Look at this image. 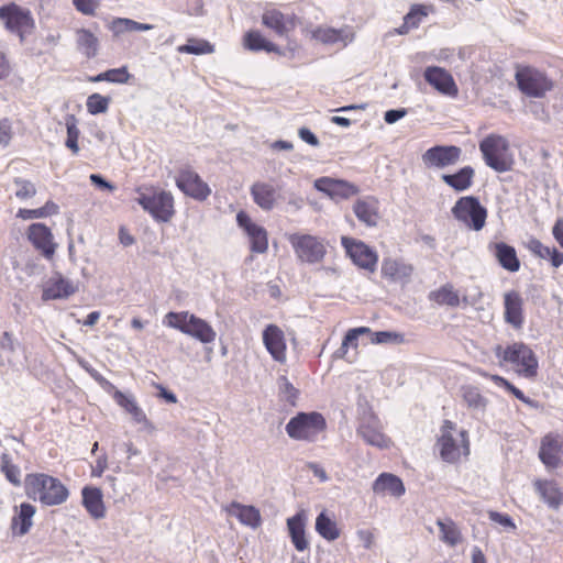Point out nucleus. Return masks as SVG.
I'll use <instances>...</instances> for the list:
<instances>
[{"mask_svg":"<svg viewBox=\"0 0 563 563\" xmlns=\"http://www.w3.org/2000/svg\"><path fill=\"white\" fill-rule=\"evenodd\" d=\"M462 397L470 409L482 412L486 410L488 400L482 395L478 387L473 385L463 386Z\"/></svg>","mask_w":563,"mask_h":563,"instance_id":"a19ab883","label":"nucleus"},{"mask_svg":"<svg viewBox=\"0 0 563 563\" xmlns=\"http://www.w3.org/2000/svg\"><path fill=\"white\" fill-rule=\"evenodd\" d=\"M77 11L85 15H92L98 5V0H73Z\"/></svg>","mask_w":563,"mask_h":563,"instance_id":"680f3d73","label":"nucleus"},{"mask_svg":"<svg viewBox=\"0 0 563 563\" xmlns=\"http://www.w3.org/2000/svg\"><path fill=\"white\" fill-rule=\"evenodd\" d=\"M263 343L272 357L279 363L286 360L284 332L276 324H268L263 331Z\"/></svg>","mask_w":563,"mask_h":563,"instance_id":"b1692460","label":"nucleus"},{"mask_svg":"<svg viewBox=\"0 0 563 563\" xmlns=\"http://www.w3.org/2000/svg\"><path fill=\"white\" fill-rule=\"evenodd\" d=\"M428 299L439 306H446L451 308H456L461 305L460 295L454 289V286L450 283H446L440 288L430 291Z\"/></svg>","mask_w":563,"mask_h":563,"instance_id":"f704fd0d","label":"nucleus"},{"mask_svg":"<svg viewBox=\"0 0 563 563\" xmlns=\"http://www.w3.org/2000/svg\"><path fill=\"white\" fill-rule=\"evenodd\" d=\"M107 466H108V459H107V454L103 453L100 456H98V459L96 460V464H95V466H92V470H91V476L92 477H101V475L106 471Z\"/></svg>","mask_w":563,"mask_h":563,"instance_id":"338daca9","label":"nucleus"},{"mask_svg":"<svg viewBox=\"0 0 563 563\" xmlns=\"http://www.w3.org/2000/svg\"><path fill=\"white\" fill-rule=\"evenodd\" d=\"M489 519L508 530H516V523L508 514L489 511Z\"/></svg>","mask_w":563,"mask_h":563,"instance_id":"13d9d810","label":"nucleus"},{"mask_svg":"<svg viewBox=\"0 0 563 563\" xmlns=\"http://www.w3.org/2000/svg\"><path fill=\"white\" fill-rule=\"evenodd\" d=\"M367 334L374 344H400L405 341L404 335L395 331H372Z\"/></svg>","mask_w":563,"mask_h":563,"instance_id":"3c124183","label":"nucleus"},{"mask_svg":"<svg viewBox=\"0 0 563 563\" xmlns=\"http://www.w3.org/2000/svg\"><path fill=\"white\" fill-rule=\"evenodd\" d=\"M277 384L279 394L283 397V399H285L291 406H295L299 395V390L284 375L278 377Z\"/></svg>","mask_w":563,"mask_h":563,"instance_id":"603ef678","label":"nucleus"},{"mask_svg":"<svg viewBox=\"0 0 563 563\" xmlns=\"http://www.w3.org/2000/svg\"><path fill=\"white\" fill-rule=\"evenodd\" d=\"M236 223L246 234L253 253L262 254L267 251L268 235L264 227L255 223L243 210L236 213Z\"/></svg>","mask_w":563,"mask_h":563,"instance_id":"4468645a","label":"nucleus"},{"mask_svg":"<svg viewBox=\"0 0 563 563\" xmlns=\"http://www.w3.org/2000/svg\"><path fill=\"white\" fill-rule=\"evenodd\" d=\"M353 211L358 219V221L363 222L367 227H376L379 214L377 201L372 200H361L358 199L353 207Z\"/></svg>","mask_w":563,"mask_h":563,"instance_id":"c9c22d12","label":"nucleus"},{"mask_svg":"<svg viewBox=\"0 0 563 563\" xmlns=\"http://www.w3.org/2000/svg\"><path fill=\"white\" fill-rule=\"evenodd\" d=\"M110 102H111L110 97L102 96L98 92H95L87 98V101H86L87 111L91 115L106 113L109 109Z\"/></svg>","mask_w":563,"mask_h":563,"instance_id":"8fccbe9b","label":"nucleus"},{"mask_svg":"<svg viewBox=\"0 0 563 563\" xmlns=\"http://www.w3.org/2000/svg\"><path fill=\"white\" fill-rule=\"evenodd\" d=\"M485 164L497 173L512 169L515 159L510 153L509 141L500 134H488L478 144Z\"/></svg>","mask_w":563,"mask_h":563,"instance_id":"f03ea898","label":"nucleus"},{"mask_svg":"<svg viewBox=\"0 0 563 563\" xmlns=\"http://www.w3.org/2000/svg\"><path fill=\"white\" fill-rule=\"evenodd\" d=\"M475 176V169L470 166H463L453 174H443L442 181L456 192H463L471 188Z\"/></svg>","mask_w":563,"mask_h":563,"instance_id":"cd10ccee","label":"nucleus"},{"mask_svg":"<svg viewBox=\"0 0 563 563\" xmlns=\"http://www.w3.org/2000/svg\"><path fill=\"white\" fill-rule=\"evenodd\" d=\"M82 506L93 519H101L106 516L103 495L96 486H85L81 489Z\"/></svg>","mask_w":563,"mask_h":563,"instance_id":"a878e982","label":"nucleus"},{"mask_svg":"<svg viewBox=\"0 0 563 563\" xmlns=\"http://www.w3.org/2000/svg\"><path fill=\"white\" fill-rule=\"evenodd\" d=\"M382 429L378 417L371 409L364 410L358 419L357 435L368 445L386 449L389 446L390 440L383 433Z\"/></svg>","mask_w":563,"mask_h":563,"instance_id":"1a4fd4ad","label":"nucleus"},{"mask_svg":"<svg viewBox=\"0 0 563 563\" xmlns=\"http://www.w3.org/2000/svg\"><path fill=\"white\" fill-rule=\"evenodd\" d=\"M59 212V207L54 201L48 200L46 203L37 209H19L16 217L22 220L41 219L48 216H54Z\"/></svg>","mask_w":563,"mask_h":563,"instance_id":"37998d69","label":"nucleus"},{"mask_svg":"<svg viewBox=\"0 0 563 563\" xmlns=\"http://www.w3.org/2000/svg\"><path fill=\"white\" fill-rule=\"evenodd\" d=\"M114 399L120 407L132 416L136 423H144L146 428L151 430L154 429L152 423L147 420L145 412L139 407L132 396L126 395L121 390H115Z\"/></svg>","mask_w":563,"mask_h":563,"instance_id":"473e14b6","label":"nucleus"},{"mask_svg":"<svg viewBox=\"0 0 563 563\" xmlns=\"http://www.w3.org/2000/svg\"><path fill=\"white\" fill-rule=\"evenodd\" d=\"M539 457L548 468L563 464V435L549 433L541 440Z\"/></svg>","mask_w":563,"mask_h":563,"instance_id":"dca6fc26","label":"nucleus"},{"mask_svg":"<svg viewBox=\"0 0 563 563\" xmlns=\"http://www.w3.org/2000/svg\"><path fill=\"white\" fill-rule=\"evenodd\" d=\"M462 155L456 145H434L422 154V162L429 168L443 169L455 165Z\"/></svg>","mask_w":563,"mask_h":563,"instance_id":"2eb2a0df","label":"nucleus"},{"mask_svg":"<svg viewBox=\"0 0 563 563\" xmlns=\"http://www.w3.org/2000/svg\"><path fill=\"white\" fill-rule=\"evenodd\" d=\"M327 428L324 417L318 411L298 412L287 422L285 430L297 441H313Z\"/></svg>","mask_w":563,"mask_h":563,"instance_id":"39448f33","label":"nucleus"},{"mask_svg":"<svg viewBox=\"0 0 563 563\" xmlns=\"http://www.w3.org/2000/svg\"><path fill=\"white\" fill-rule=\"evenodd\" d=\"M262 23L279 36L295 27L294 18L287 16L276 9L266 10L262 15Z\"/></svg>","mask_w":563,"mask_h":563,"instance_id":"c85d7f7f","label":"nucleus"},{"mask_svg":"<svg viewBox=\"0 0 563 563\" xmlns=\"http://www.w3.org/2000/svg\"><path fill=\"white\" fill-rule=\"evenodd\" d=\"M516 80L521 92L533 98H541L552 89L551 80L542 71L531 67L518 70Z\"/></svg>","mask_w":563,"mask_h":563,"instance_id":"f8f14e48","label":"nucleus"},{"mask_svg":"<svg viewBox=\"0 0 563 563\" xmlns=\"http://www.w3.org/2000/svg\"><path fill=\"white\" fill-rule=\"evenodd\" d=\"M528 249L536 256H538V257H540L542 260H548L549 254H550L549 252H550L551 247L543 245L541 241H539L538 239L532 238L528 242Z\"/></svg>","mask_w":563,"mask_h":563,"instance_id":"bf43d9fd","label":"nucleus"},{"mask_svg":"<svg viewBox=\"0 0 563 563\" xmlns=\"http://www.w3.org/2000/svg\"><path fill=\"white\" fill-rule=\"evenodd\" d=\"M456 429V424L450 420H444L441 427V435L438 439L439 453L442 461L446 463H455L460 460V448L452 431Z\"/></svg>","mask_w":563,"mask_h":563,"instance_id":"6ab92c4d","label":"nucleus"},{"mask_svg":"<svg viewBox=\"0 0 563 563\" xmlns=\"http://www.w3.org/2000/svg\"><path fill=\"white\" fill-rule=\"evenodd\" d=\"M495 354L500 361L520 367L519 373L527 378H533L538 374V358L534 352L523 342H515L505 349L498 345Z\"/></svg>","mask_w":563,"mask_h":563,"instance_id":"20e7f679","label":"nucleus"},{"mask_svg":"<svg viewBox=\"0 0 563 563\" xmlns=\"http://www.w3.org/2000/svg\"><path fill=\"white\" fill-rule=\"evenodd\" d=\"M24 489L29 498L45 506H58L69 496L68 488L56 477L44 473H31L25 476Z\"/></svg>","mask_w":563,"mask_h":563,"instance_id":"f257e3e1","label":"nucleus"},{"mask_svg":"<svg viewBox=\"0 0 563 563\" xmlns=\"http://www.w3.org/2000/svg\"><path fill=\"white\" fill-rule=\"evenodd\" d=\"M153 27L152 24L141 23L126 18H117L110 23V30L114 35H120L125 32H145Z\"/></svg>","mask_w":563,"mask_h":563,"instance_id":"ea45409f","label":"nucleus"},{"mask_svg":"<svg viewBox=\"0 0 563 563\" xmlns=\"http://www.w3.org/2000/svg\"><path fill=\"white\" fill-rule=\"evenodd\" d=\"M35 511L32 504L22 503L20 505L18 514L11 520V529L14 534L22 537L30 531Z\"/></svg>","mask_w":563,"mask_h":563,"instance_id":"2f4dec72","label":"nucleus"},{"mask_svg":"<svg viewBox=\"0 0 563 563\" xmlns=\"http://www.w3.org/2000/svg\"><path fill=\"white\" fill-rule=\"evenodd\" d=\"M0 21L7 31L16 34L20 42H24L26 35L31 34L35 27L31 11L10 2L0 7Z\"/></svg>","mask_w":563,"mask_h":563,"instance_id":"6e6552de","label":"nucleus"},{"mask_svg":"<svg viewBox=\"0 0 563 563\" xmlns=\"http://www.w3.org/2000/svg\"><path fill=\"white\" fill-rule=\"evenodd\" d=\"M306 521L307 515L305 510H300L287 519V529L290 540L295 549L299 552L307 550L309 545L306 538Z\"/></svg>","mask_w":563,"mask_h":563,"instance_id":"393cba45","label":"nucleus"},{"mask_svg":"<svg viewBox=\"0 0 563 563\" xmlns=\"http://www.w3.org/2000/svg\"><path fill=\"white\" fill-rule=\"evenodd\" d=\"M77 286L62 274L56 273L49 278L42 291V300L67 299L77 291Z\"/></svg>","mask_w":563,"mask_h":563,"instance_id":"4be33fe9","label":"nucleus"},{"mask_svg":"<svg viewBox=\"0 0 563 563\" xmlns=\"http://www.w3.org/2000/svg\"><path fill=\"white\" fill-rule=\"evenodd\" d=\"M367 333H372V330L368 327H357V328L350 329L343 338L344 347L356 346L357 345L356 342H357L358 338L362 334H367Z\"/></svg>","mask_w":563,"mask_h":563,"instance_id":"4d7b16f0","label":"nucleus"},{"mask_svg":"<svg viewBox=\"0 0 563 563\" xmlns=\"http://www.w3.org/2000/svg\"><path fill=\"white\" fill-rule=\"evenodd\" d=\"M175 183L184 195L198 201L206 200L211 194L208 184L190 167H181L175 177Z\"/></svg>","mask_w":563,"mask_h":563,"instance_id":"ddd939ff","label":"nucleus"},{"mask_svg":"<svg viewBox=\"0 0 563 563\" xmlns=\"http://www.w3.org/2000/svg\"><path fill=\"white\" fill-rule=\"evenodd\" d=\"M136 202L157 221L166 223L174 213V198L169 191L165 190H151L139 191Z\"/></svg>","mask_w":563,"mask_h":563,"instance_id":"0eeeda50","label":"nucleus"},{"mask_svg":"<svg viewBox=\"0 0 563 563\" xmlns=\"http://www.w3.org/2000/svg\"><path fill=\"white\" fill-rule=\"evenodd\" d=\"M341 244L353 264L371 273L375 272L378 255L371 246L350 236H342Z\"/></svg>","mask_w":563,"mask_h":563,"instance_id":"9b49d317","label":"nucleus"},{"mask_svg":"<svg viewBox=\"0 0 563 563\" xmlns=\"http://www.w3.org/2000/svg\"><path fill=\"white\" fill-rule=\"evenodd\" d=\"M13 184L18 187L15 197L20 200H26L36 195L35 185L31 180L15 177Z\"/></svg>","mask_w":563,"mask_h":563,"instance_id":"864d4df0","label":"nucleus"},{"mask_svg":"<svg viewBox=\"0 0 563 563\" xmlns=\"http://www.w3.org/2000/svg\"><path fill=\"white\" fill-rule=\"evenodd\" d=\"M289 242L299 260L309 264L321 262L327 252L322 240L310 234H292Z\"/></svg>","mask_w":563,"mask_h":563,"instance_id":"9d476101","label":"nucleus"},{"mask_svg":"<svg viewBox=\"0 0 563 563\" xmlns=\"http://www.w3.org/2000/svg\"><path fill=\"white\" fill-rule=\"evenodd\" d=\"M493 380L498 385L499 387L505 388L507 391H509L511 395H514L518 400L522 401L523 404L537 408L538 402L532 400L531 398L527 397L522 390H520L518 387H516L512 383H510L505 377H501L499 375H494Z\"/></svg>","mask_w":563,"mask_h":563,"instance_id":"09e8293b","label":"nucleus"},{"mask_svg":"<svg viewBox=\"0 0 563 563\" xmlns=\"http://www.w3.org/2000/svg\"><path fill=\"white\" fill-rule=\"evenodd\" d=\"M1 471L4 473L5 478L14 486L21 485V471L19 466L10 463L8 455L3 454L1 459Z\"/></svg>","mask_w":563,"mask_h":563,"instance_id":"5fc2aeb1","label":"nucleus"},{"mask_svg":"<svg viewBox=\"0 0 563 563\" xmlns=\"http://www.w3.org/2000/svg\"><path fill=\"white\" fill-rule=\"evenodd\" d=\"M313 187L332 199H347L358 192V188L354 184L331 177L317 178Z\"/></svg>","mask_w":563,"mask_h":563,"instance_id":"f3484780","label":"nucleus"},{"mask_svg":"<svg viewBox=\"0 0 563 563\" xmlns=\"http://www.w3.org/2000/svg\"><path fill=\"white\" fill-rule=\"evenodd\" d=\"M243 45L251 52H266L280 54V48L275 43L266 40L260 31L250 30L243 36Z\"/></svg>","mask_w":563,"mask_h":563,"instance_id":"72a5a7b5","label":"nucleus"},{"mask_svg":"<svg viewBox=\"0 0 563 563\" xmlns=\"http://www.w3.org/2000/svg\"><path fill=\"white\" fill-rule=\"evenodd\" d=\"M78 49L87 57L93 58L98 54L99 41L90 30L79 29L76 33Z\"/></svg>","mask_w":563,"mask_h":563,"instance_id":"4c0bfd02","label":"nucleus"},{"mask_svg":"<svg viewBox=\"0 0 563 563\" xmlns=\"http://www.w3.org/2000/svg\"><path fill=\"white\" fill-rule=\"evenodd\" d=\"M552 234L555 241L563 247V219H558L552 228Z\"/></svg>","mask_w":563,"mask_h":563,"instance_id":"774afa93","label":"nucleus"},{"mask_svg":"<svg viewBox=\"0 0 563 563\" xmlns=\"http://www.w3.org/2000/svg\"><path fill=\"white\" fill-rule=\"evenodd\" d=\"M423 77L430 86L443 95L455 96L457 93V87L452 75L442 67L428 66L424 69Z\"/></svg>","mask_w":563,"mask_h":563,"instance_id":"aec40b11","label":"nucleus"},{"mask_svg":"<svg viewBox=\"0 0 563 563\" xmlns=\"http://www.w3.org/2000/svg\"><path fill=\"white\" fill-rule=\"evenodd\" d=\"M428 15L427 7L423 4L411 5L408 13L404 16L407 25L411 29H417L421 23L422 18Z\"/></svg>","mask_w":563,"mask_h":563,"instance_id":"6e6d98bb","label":"nucleus"},{"mask_svg":"<svg viewBox=\"0 0 563 563\" xmlns=\"http://www.w3.org/2000/svg\"><path fill=\"white\" fill-rule=\"evenodd\" d=\"M178 52L190 55L211 54L213 45L206 40L189 38L186 44L178 46Z\"/></svg>","mask_w":563,"mask_h":563,"instance_id":"49530a36","label":"nucleus"},{"mask_svg":"<svg viewBox=\"0 0 563 563\" xmlns=\"http://www.w3.org/2000/svg\"><path fill=\"white\" fill-rule=\"evenodd\" d=\"M536 490L541 499L551 509H559L563 501V492L553 481H537L534 483Z\"/></svg>","mask_w":563,"mask_h":563,"instance_id":"7c9ffc66","label":"nucleus"},{"mask_svg":"<svg viewBox=\"0 0 563 563\" xmlns=\"http://www.w3.org/2000/svg\"><path fill=\"white\" fill-rule=\"evenodd\" d=\"M253 201L263 210L269 211L276 202V189L273 185L264 181H256L251 187Z\"/></svg>","mask_w":563,"mask_h":563,"instance_id":"c756f323","label":"nucleus"},{"mask_svg":"<svg viewBox=\"0 0 563 563\" xmlns=\"http://www.w3.org/2000/svg\"><path fill=\"white\" fill-rule=\"evenodd\" d=\"M319 38L327 44H334L343 41V31L336 29H327L319 32Z\"/></svg>","mask_w":563,"mask_h":563,"instance_id":"052dcab7","label":"nucleus"},{"mask_svg":"<svg viewBox=\"0 0 563 563\" xmlns=\"http://www.w3.org/2000/svg\"><path fill=\"white\" fill-rule=\"evenodd\" d=\"M451 212L455 220L473 231H481L485 227L487 208L481 203L476 196L459 198Z\"/></svg>","mask_w":563,"mask_h":563,"instance_id":"423d86ee","label":"nucleus"},{"mask_svg":"<svg viewBox=\"0 0 563 563\" xmlns=\"http://www.w3.org/2000/svg\"><path fill=\"white\" fill-rule=\"evenodd\" d=\"M12 137V126L9 119L4 118L0 120V144L7 147L10 144Z\"/></svg>","mask_w":563,"mask_h":563,"instance_id":"e2e57ef3","label":"nucleus"},{"mask_svg":"<svg viewBox=\"0 0 563 563\" xmlns=\"http://www.w3.org/2000/svg\"><path fill=\"white\" fill-rule=\"evenodd\" d=\"M373 492L376 495H390L400 497L405 494L406 488L401 478L391 473H382L373 483Z\"/></svg>","mask_w":563,"mask_h":563,"instance_id":"bb28decb","label":"nucleus"},{"mask_svg":"<svg viewBox=\"0 0 563 563\" xmlns=\"http://www.w3.org/2000/svg\"><path fill=\"white\" fill-rule=\"evenodd\" d=\"M232 507L238 509L235 516L241 523L253 529L257 528L261 525L262 518L260 510L256 507L245 506L239 503H232Z\"/></svg>","mask_w":563,"mask_h":563,"instance_id":"79ce46f5","label":"nucleus"},{"mask_svg":"<svg viewBox=\"0 0 563 563\" xmlns=\"http://www.w3.org/2000/svg\"><path fill=\"white\" fill-rule=\"evenodd\" d=\"M504 319L516 330L523 325V299L517 290H509L504 294Z\"/></svg>","mask_w":563,"mask_h":563,"instance_id":"5701e85b","label":"nucleus"},{"mask_svg":"<svg viewBox=\"0 0 563 563\" xmlns=\"http://www.w3.org/2000/svg\"><path fill=\"white\" fill-rule=\"evenodd\" d=\"M132 75L129 73L126 66H121L118 68H111L103 73H100L95 76H89L88 81L90 82H101L108 81L112 84H126L129 82Z\"/></svg>","mask_w":563,"mask_h":563,"instance_id":"58836bf2","label":"nucleus"},{"mask_svg":"<svg viewBox=\"0 0 563 563\" xmlns=\"http://www.w3.org/2000/svg\"><path fill=\"white\" fill-rule=\"evenodd\" d=\"M164 324L187 334L203 344L212 343L217 333L205 320L188 311H169L164 318Z\"/></svg>","mask_w":563,"mask_h":563,"instance_id":"7ed1b4c3","label":"nucleus"},{"mask_svg":"<svg viewBox=\"0 0 563 563\" xmlns=\"http://www.w3.org/2000/svg\"><path fill=\"white\" fill-rule=\"evenodd\" d=\"M487 250L505 271L516 273L520 269V260L512 245L503 241L489 242Z\"/></svg>","mask_w":563,"mask_h":563,"instance_id":"412c9836","label":"nucleus"},{"mask_svg":"<svg viewBox=\"0 0 563 563\" xmlns=\"http://www.w3.org/2000/svg\"><path fill=\"white\" fill-rule=\"evenodd\" d=\"M65 124L67 130L65 146L69 148L74 154H77L79 152L78 139L80 131L78 129V120L75 114H67L65 118Z\"/></svg>","mask_w":563,"mask_h":563,"instance_id":"c03bdc74","label":"nucleus"},{"mask_svg":"<svg viewBox=\"0 0 563 563\" xmlns=\"http://www.w3.org/2000/svg\"><path fill=\"white\" fill-rule=\"evenodd\" d=\"M27 239L45 258H52L57 244L53 242L51 229L41 222L32 223L27 229Z\"/></svg>","mask_w":563,"mask_h":563,"instance_id":"a211bd4d","label":"nucleus"},{"mask_svg":"<svg viewBox=\"0 0 563 563\" xmlns=\"http://www.w3.org/2000/svg\"><path fill=\"white\" fill-rule=\"evenodd\" d=\"M437 525L440 529L441 540L443 542L454 547L461 541V532L452 520H438Z\"/></svg>","mask_w":563,"mask_h":563,"instance_id":"de8ad7c7","label":"nucleus"},{"mask_svg":"<svg viewBox=\"0 0 563 563\" xmlns=\"http://www.w3.org/2000/svg\"><path fill=\"white\" fill-rule=\"evenodd\" d=\"M408 110L406 108L389 109L384 113V120L387 124H394L404 117H406Z\"/></svg>","mask_w":563,"mask_h":563,"instance_id":"0e129e2a","label":"nucleus"},{"mask_svg":"<svg viewBox=\"0 0 563 563\" xmlns=\"http://www.w3.org/2000/svg\"><path fill=\"white\" fill-rule=\"evenodd\" d=\"M298 136L301 141L311 146L317 147L320 145L318 136L309 128L301 126L298 129Z\"/></svg>","mask_w":563,"mask_h":563,"instance_id":"69168bd1","label":"nucleus"},{"mask_svg":"<svg viewBox=\"0 0 563 563\" xmlns=\"http://www.w3.org/2000/svg\"><path fill=\"white\" fill-rule=\"evenodd\" d=\"M411 273V267L399 263L393 258H384L382 262V275L387 278L396 279L399 277L408 276Z\"/></svg>","mask_w":563,"mask_h":563,"instance_id":"a18cd8bd","label":"nucleus"},{"mask_svg":"<svg viewBox=\"0 0 563 563\" xmlns=\"http://www.w3.org/2000/svg\"><path fill=\"white\" fill-rule=\"evenodd\" d=\"M316 531L327 541H334L340 537V530L336 522L322 510L316 518Z\"/></svg>","mask_w":563,"mask_h":563,"instance_id":"e433bc0d","label":"nucleus"}]
</instances>
